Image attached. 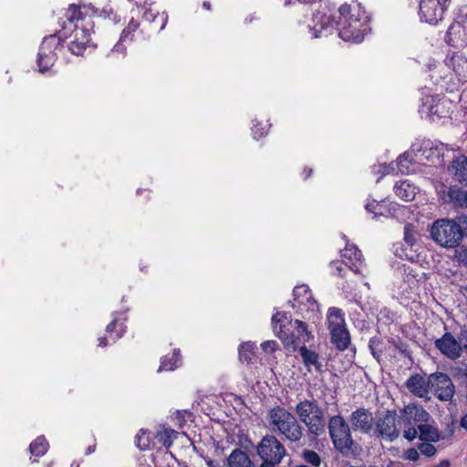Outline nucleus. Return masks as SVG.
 Wrapping results in <instances>:
<instances>
[{
	"instance_id": "obj_1",
	"label": "nucleus",
	"mask_w": 467,
	"mask_h": 467,
	"mask_svg": "<svg viewBox=\"0 0 467 467\" xmlns=\"http://www.w3.org/2000/svg\"><path fill=\"white\" fill-rule=\"evenodd\" d=\"M67 18L62 36L67 39L68 50L75 56H83L87 49L93 50L96 45L90 37L93 29L90 18L77 5H70Z\"/></svg>"
},
{
	"instance_id": "obj_2",
	"label": "nucleus",
	"mask_w": 467,
	"mask_h": 467,
	"mask_svg": "<svg viewBox=\"0 0 467 467\" xmlns=\"http://www.w3.org/2000/svg\"><path fill=\"white\" fill-rule=\"evenodd\" d=\"M338 36L346 42L360 43L369 30V16L358 3L342 5L336 22Z\"/></svg>"
},
{
	"instance_id": "obj_3",
	"label": "nucleus",
	"mask_w": 467,
	"mask_h": 467,
	"mask_svg": "<svg viewBox=\"0 0 467 467\" xmlns=\"http://www.w3.org/2000/svg\"><path fill=\"white\" fill-rule=\"evenodd\" d=\"M272 329L284 347L290 351H296L314 339V335L306 322L293 320L285 312H276L273 315Z\"/></svg>"
},
{
	"instance_id": "obj_4",
	"label": "nucleus",
	"mask_w": 467,
	"mask_h": 467,
	"mask_svg": "<svg viewBox=\"0 0 467 467\" xmlns=\"http://www.w3.org/2000/svg\"><path fill=\"white\" fill-rule=\"evenodd\" d=\"M269 423L273 430L279 431L288 441L296 442L303 436V428L295 416L283 407L276 406L268 412Z\"/></svg>"
},
{
	"instance_id": "obj_5",
	"label": "nucleus",
	"mask_w": 467,
	"mask_h": 467,
	"mask_svg": "<svg viewBox=\"0 0 467 467\" xmlns=\"http://www.w3.org/2000/svg\"><path fill=\"white\" fill-rule=\"evenodd\" d=\"M296 413L311 433L319 435L325 431L324 413L317 401L307 400L300 401L296 406Z\"/></svg>"
},
{
	"instance_id": "obj_6",
	"label": "nucleus",
	"mask_w": 467,
	"mask_h": 467,
	"mask_svg": "<svg viewBox=\"0 0 467 467\" xmlns=\"http://www.w3.org/2000/svg\"><path fill=\"white\" fill-rule=\"evenodd\" d=\"M431 233L437 244L447 248L457 246L462 239V230L460 224L452 220L435 221Z\"/></svg>"
},
{
	"instance_id": "obj_7",
	"label": "nucleus",
	"mask_w": 467,
	"mask_h": 467,
	"mask_svg": "<svg viewBox=\"0 0 467 467\" xmlns=\"http://www.w3.org/2000/svg\"><path fill=\"white\" fill-rule=\"evenodd\" d=\"M292 306L297 313L313 323L319 320V306L313 297L309 287L306 285H297L293 291Z\"/></svg>"
},
{
	"instance_id": "obj_8",
	"label": "nucleus",
	"mask_w": 467,
	"mask_h": 467,
	"mask_svg": "<svg viewBox=\"0 0 467 467\" xmlns=\"http://www.w3.org/2000/svg\"><path fill=\"white\" fill-rule=\"evenodd\" d=\"M448 150L444 143L430 139H417L411 145V152L418 161L425 160L433 165L442 161L444 152Z\"/></svg>"
},
{
	"instance_id": "obj_9",
	"label": "nucleus",
	"mask_w": 467,
	"mask_h": 467,
	"mask_svg": "<svg viewBox=\"0 0 467 467\" xmlns=\"http://www.w3.org/2000/svg\"><path fill=\"white\" fill-rule=\"evenodd\" d=\"M328 431L335 448L343 454L349 452L353 446L348 424L342 416L337 415L329 419Z\"/></svg>"
},
{
	"instance_id": "obj_10",
	"label": "nucleus",
	"mask_w": 467,
	"mask_h": 467,
	"mask_svg": "<svg viewBox=\"0 0 467 467\" xmlns=\"http://www.w3.org/2000/svg\"><path fill=\"white\" fill-rule=\"evenodd\" d=\"M62 36L54 34L44 37L37 57L40 72H47L54 65L57 51L60 50Z\"/></svg>"
},
{
	"instance_id": "obj_11",
	"label": "nucleus",
	"mask_w": 467,
	"mask_h": 467,
	"mask_svg": "<svg viewBox=\"0 0 467 467\" xmlns=\"http://www.w3.org/2000/svg\"><path fill=\"white\" fill-rule=\"evenodd\" d=\"M62 36L54 34L44 37L37 57L40 72H47L54 65L57 51L60 50Z\"/></svg>"
},
{
	"instance_id": "obj_12",
	"label": "nucleus",
	"mask_w": 467,
	"mask_h": 467,
	"mask_svg": "<svg viewBox=\"0 0 467 467\" xmlns=\"http://www.w3.org/2000/svg\"><path fill=\"white\" fill-rule=\"evenodd\" d=\"M412 155H414V153L411 152L410 149V150L406 151L403 155L400 156V158L397 160L395 163L374 166L372 168L373 172L381 173V176L378 179V181L386 174L394 172L396 170L398 172L401 174H410L416 172L419 167V161L416 158L413 159Z\"/></svg>"
},
{
	"instance_id": "obj_13",
	"label": "nucleus",
	"mask_w": 467,
	"mask_h": 467,
	"mask_svg": "<svg viewBox=\"0 0 467 467\" xmlns=\"http://www.w3.org/2000/svg\"><path fill=\"white\" fill-rule=\"evenodd\" d=\"M451 0H420L419 15L421 21L436 25L443 17Z\"/></svg>"
},
{
	"instance_id": "obj_14",
	"label": "nucleus",
	"mask_w": 467,
	"mask_h": 467,
	"mask_svg": "<svg viewBox=\"0 0 467 467\" xmlns=\"http://www.w3.org/2000/svg\"><path fill=\"white\" fill-rule=\"evenodd\" d=\"M257 452L264 462L280 463L285 455V449L275 436L267 435L259 443Z\"/></svg>"
},
{
	"instance_id": "obj_15",
	"label": "nucleus",
	"mask_w": 467,
	"mask_h": 467,
	"mask_svg": "<svg viewBox=\"0 0 467 467\" xmlns=\"http://www.w3.org/2000/svg\"><path fill=\"white\" fill-rule=\"evenodd\" d=\"M365 209L368 213L373 214L374 218L396 217L398 213H404L407 211V207L400 205L395 202L386 200L379 202L374 199L367 201Z\"/></svg>"
},
{
	"instance_id": "obj_16",
	"label": "nucleus",
	"mask_w": 467,
	"mask_h": 467,
	"mask_svg": "<svg viewBox=\"0 0 467 467\" xmlns=\"http://www.w3.org/2000/svg\"><path fill=\"white\" fill-rule=\"evenodd\" d=\"M430 390L434 391L441 400H451L454 395V385L451 379L443 373L431 374L430 376Z\"/></svg>"
},
{
	"instance_id": "obj_17",
	"label": "nucleus",
	"mask_w": 467,
	"mask_h": 467,
	"mask_svg": "<svg viewBox=\"0 0 467 467\" xmlns=\"http://www.w3.org/2000/svg\"><path fill=\"white\" fill-rule=\"evenodd\" d=\"M400 426H419L421 422H427L430 414L421 407L415 404H409L400 412Z\"/></svg>"
},
{
	"instance_id": "obj_18",
	"label": "nucleus",
	"mask_w": 467,
	"mask_h": 467,
	"mask_svg": "<svg viewBox=\"0 0 467 467\" xmlns=\"http://www.w3.org/2000/svg\"><path fill=\"white\" fill-rule=\"evenodd\" d=\"M396 420V413L393 411H387V413L379 418L377 421V430L379 435L387 441H392L400 435Z\"/></svg>"
},
{
	"instance_id": "obj_19",
	"label": "nucleus",
	"mask_w": 467,
	"mask_h": 467,
	"mask_svg": "<svg viewBox=\"0 0 467 467\" xmlns=\"http://www.w3.org/2000/svg\"><path fill=\"white\" fill-rule=\"evenodd\" d=\"M308 27L313 38L327 36L334 27V18L325 13H315L312 17V25H308Z\"/></svg>"
},
{
	"instance_id": "obj_20",
	"label": "nucleus",
	"mask_w": 467,
	"mask_h": 467,
	"mask_svg": "<svg viewBox=\"0 0 467 467\" xmlns=\"http://www.w3.org/2000/svg\"><path fill=\"white\" fill-rule=\"evenodd\" d=\"M435 347L447 358L457 359L461 357L462 348L451 333H445L435 341Z\"/></svg>"
},
{
	"instance_id": "obj_21",
	"label": "nucleus",
	"mask_w": 467,
	"mask_h": 467,
	"mask_svg": "<svg viewBox=\"0 0 467 467\" xmlns=\"http://www.w3.org/2000/svg\"><path fill=\"white\" fill-rule=\"evenodd\" d=\"M341 257L345 265H347L354 273H362L364 265L362 254L358 247L353 244H347L343 251H341Z\"/></svg>"
},
{
	"instance_id": "obj_22",
	"label": "nucleus",
	"mask_w": 467,
	"mask_h": 467,
	"mask_svg": "<svg viewBox=\"0 0 467 467\" xmlns=\"http://www.w3.org/2000/svg\"><path fill=\"white\" fill-rule=\"evenodd\" d=\"M349 421L354 431L368 433L373 428L374 419L368 410L359 408L351 413Z\"/></svg>"
},
{
	"instance_id": "obj_23",
	"label": "nucleus",
	"mask_w": 467,
	"mask_h": 467,
	"mask_svg": "<svg viewBox=\"0 0 467 467\" xmlns=\"http://www.w3.org/2000/svg\"><path fill=\"white\" fill-rule=\"evenodd\" d=\"M444 64L451 69L460 81L467 79V59L460 53L451 51L447 54Z\"/></svg>"
},
{
	"instance_id": "obj_24",
	"label": "nucleus",
	"mask_w": 467,
	"mask_h": 467,
	"mask_svg": "<svg viewBox=\"0 0 467 467\" xmlns=\"http://www.w3.org/2000/svg\"><path fill=\"white\" fill-rule=\"evenodd\" d=\"M408 389L420 398H427L430 393V377L426 379L424 377L416 374L408 379L406 382Z\"/></svg>"
},
{
	"instance_id": "obj_25",
	"label": "nucleus",
	"mask_w": 467,
	"mask_h": 467,
	"mask_svg": "<svg viewBox=\"0 0 467 467\" xmlns=\"http://www.w3.org/2000/svg\"><path fill=\"white\" fill-rule=\"evenodd\" d=\"M448 171L458 182L467 185V157L459 155L453 159Z\"/></svg>"
},
{
	"instance_id": "obj_26",
	"label": "nucleus",
	"mask_w": 467,
	"mask_h": 467,
	"mask_svg": "<svg viewBox=\"0 0 467 467\" xmlns=\"http://www.w3.org/2000/svg\"><path fill=\"white\" fill-rule=\"evenodd\" d=\"M298 351L307 371L311 372L312 368L317 372L322 371L323 365L318 353H317L315 350L307 348L306 346H301Z\"/></svg>"
},
{
	"instance_id": "obj_27",
	"label": "nucleus",
	"mask_w": 467,
	"mask_h": 467,
	"mask_svg": "<svg viewBox=\"0 0 467 467\" xmlns=\"http://www.w3.org/2000/svg\"><path fill=\"white\" fill-rule=\"evenodd\" d=\"M394 192L395 194L401 200L405 202H410L414 200L418 188L416 185L411 183L409 180H404L397 182L394 185Z\"/></svg>"
},
{
	"instance_id": "obj_28",
	"label": "nucleus",
	"mask_w": 467,
	"mask_h": 467,
	"mask_svg": "<svg viewBox=\"0 0 467 467\" xmlns=\"http://www.w3.org/2000/svg\"><path fill=\"white\" fill-rule=\"evenodd\" d=\"M137 11H138V13H142L143 18L146 21H149L151 23L157 22V20L160 21L161 26L158 29L159 31H161L165 28L167 22H168V15L166 13H164V12L161 14L153 13L152 9L148 6L147 3H144V5L137 4Z\"/></svg>"
},
{
	"instance_id": "obj_29",
	"label": "nucleus",
	"mask_w": 467,
	"mask_h": 467,
	"mask_svg": "<svg viewBox=\"0 0 467 467\" xmlns=\"http://www.w3.org/2000/svg\"><path fill=\"white\" fill-rule=\"evenodd\" d=\"M331 342L339 350H345L350 344V336L346 325L329 331Z\"/></svg>"
},
{
	"instance_id": "obj_30",
	"label": "nucleus",
	"mask_w": 467,
	"mask_h": 467,
	"mask_svg": "<svg viewBox=\"0 0 467 467\" xmlns=\"http://www.w3.org/2000/svg\"><path fill=\"white\" fill-rule=\"evenodd\" d=\"M327 324L329 331L346 325L344 313L340 308L330 307L327 311Z\"/></svg>"
},
{
	"instance_id": "obj_31",
	"label": "nucleus",
	"mask_w": 467,
	"mask_h": 467,
	"mask_svg": "<svg viewBox=\"0 0 467 467\" xmlns=\"http://www.w3.org/2000/svg\"><path fill=\"white\" fill-rule=\"evenodd\" d=\"M229 467H254L248 455L239 450H234L228 457Z\"/></svg>"
},
{
	"instance_id": "obj_32",
	"label": "nucleus",
	"mask_w": 467,
	"mask_h": 467,
	"mask_svg": "<svg viewBox=\"0 0 467 467\" xmlns=\"http://www.w3.org/2000/svg\"><path fill=\"white\" fill-rule=\"evenodd\" d=\"M182 359L180 356V350L174 349L171 355L164 356L161 360L158 372L161 371H171L181 366Z\"/></svg>"
},
{
	"instance_id": "obj_33",
	"label": "nucleus",
	"mask_w": 467,
	"mask_h": 467,
	"mask_svg": "<svg viewBox=\"0 0 467 467\" xmlns=\"http://www.w3.org/2000/svg\"><path fill=\"white\" fill-rule=\"evenodd\" d=\"M177 435L178 432L171 428L161 426L157 431L156 438L165 448H170Z\"/></svg>"
},
{
	"instance_id": "obj_34",
	"label": "nucleus",
	"mask_w": 467,
	"mask_h": 467,
	"mask_svg": "<svg viewBox=\"0 0 467 467\" xmlns=\"http://www.w3.org/2000/svg\"><path fill=\"white\" fill-rule=\"evenodd\" d=\"M417 428L420 431L419 438L421 441L432 442L439 441L440 433L436 428L426 424V422H421Z\"/></svg>"
},
{
	"instance_id": "obj_35",
	"label": "nucleus",
	"mask_w": 467,
	"mask_h": 467,
	"mask_svg": "<svg viewBox=\"0 0 467 467\" xmlns=\"http://www.w3.org/2000/svg\"><path fill=\"white\" fill-rule=\"evenodd\" d=\"M106 331L108 334H109L112 341L116 342L124 335L125 327L123 322H119L117 317H114L113 321L107 326Z\"/></svg>"
},
{
	"instance_id": "obj_36",
	"label": "nucleus",
	"mask_w": 467,
	"mask_h": 467,
	"mask_svg": "<svg viewBox=\"0 0 467 467\" xmlns=\"http://www.w3.org/2000/svg\"><path fill=\"white\" fill-rule=\"evenodd\" d=\"M49 444L44 436L37 437L29 446L30 453L34 456H43L48 450Z\"/></svg>"
},
{
	"instance_id": "obj_37",
	"label": "nucleus",
	"mask_w": 467,
	"mask_h": 467,
	"mask_svg": "<svg viewBox=\"0 0 467 467\" xmlns=\"http://www.w3.org/2000/svg\"><path fill=\"white\" fill-rule=\"evenodd\" d=\"M255 345L252 342H245L239 347V358L242 362H251L254 356Z\"/></svg>"
},
{
	"instance_id": "obj_38",
	"label": "nucleus",
	"mask_w": 467,
	"mask_h": 467,
	"mask_svg": "<svg viewBox=\"0 0 467 467\" xmlns=\"http://www.w3.org/2000/svg\"><path fill=\"white\" fill-rule=\"evenodd\" d=\"M136 446L140 451L149 450L150 448L151 441L150 435L144 430H140L135 437Z\"/></svg>"
},
{
	"instance_id": "obj_39",
	"label": "nucleus",
	"mask_w": 467,
	"mask_h": 467,
	"mask_svg": "<svg viewBox=\"0 0 467 467\" xmlns=\"http://www.w3.org/2000/svg\"><path fill=\"white\" fill-rule=\"evenodd\" d=\"M418 234L410 224H407L404 227V242L405 244L413 248L417 244Z\"/></svg>"
},
{
	"instance_id": "obj_40",
	"label": "nucleus",
	"mask_w": 467,
	"mask_h": 467,
	"mask_svg": "<svg viewBox=\"0 0 467 467\" xmlns=\"http://www.w3.org/2000/svg\"><path fill=\"white\" fill-rule=\"evenodd\" d=\"M125 42L126 41H121L119 39V42L113 47V48L108 54V57L115 60L124 58L126 56V47L124 46Z\"/></svg>"
},
{
	"instance_id": "obj_41",
	"label": "nucleus",
	"mask_w": 467,
	"mask_h": 467,
	"mask_svg": "<svg viewBox=\"0 0 467 467\" xmlns=\"http://www.w3.org/2000/svg\"><path fill=\"white\" fill-rule=\"evenodd\" d=\"M400 273L404 275L405 282L409 283L410 286H413L417 284L418 275L410 265H403L401 268H400Z\"/></svg>"
},
{
	"instance_id": "obj_42",
	"label": "nucleus",
	"mask_w": 467,
	"mask_h": 467,
	"mask_svg": "<svg viewBox=\"0 0 467 467\" xmlns=\"http://www.w3.org/2000/svg\"><path fill=\"white\" fill-rule=\"evenodd\" d=\"M139 23L131 18L128 26L123 29L120 35L121 41H131L133 33L138 29Z\"/></svg>"
},
{
	"instance_id": "obj_43",
	"label": "nucleus",
	"mask_w": 467,
	"mask_h": 467,
	"mask_svg": "<svg viewBox=\"0 0 467 467\" xmlns=\"http://www.w3.org/2000/svg\"><path fill=\"white\" fill-rule=\"evenodd\" d=\"M369 348L373 357L379 361V358L383 353L384 343L379 339L372 338L369 341Z\"/></svg>"
},
{
	"instance_id": "obj_44",
	"label": "nucleus",
	"mask_w": 467,
	"mask_h": 467,
	"mask_svg": "<svg viewBox=\"0 0 467 467\" xmlns=\"http://www.w3.org/2000/svg\"><path fill=\"white\" fill-rule=\"evenodd\" d=\"M304 458L306 462L312 464L315 467H318L321 463V459L319 455L314 451H304Z\"/></svg>"
},
{
	"instance_id": "obj_45",
	"label": "nucleus",
	"mask_w": 467,
	"mask_h": 467,
	"mask_svg": "<svg viewBox=\"0 0 467 467\" xmlns=\"http://www.w3.org/2000/svg\"><path fill=\"white\" fill-rule=\"evenodd\" d=\"M404 438L409 441H414L418 437L419 429L417 426H404Z\"/></svg>"
},
{
	"instance_id": "obj_46",
	"label": "nucleus",
	"mask_w": 467,
	"mask_h": 467,
	"mask_svg": "<svg viewBox=\"0 0 467 467\" xmlns=\"http://www.w3.org/2000/svg\"><path fill=\"white\" fill-rule=\"evenodd\" d=\"M455 257L460 265L467 267V246H462L456 250Z\"/></svg>"
},
{
	"instance_id": "obj_47",
	"label": "nucleus",
	"mask_w": 467,
	"mask_h": 467,
	"mask_svg": "<svg viewBox=\"0 0 467 467\" xmlns=\"http://www.w3.org/2000/svg\"><path fill=\"white\" fill-rule=\"evenodd\" d=\"M92 13L99 17L109 18L110 15L113 14V9L109 5H107L102 9L92 8Z\"/></svg>"
},
{
	"instance_id": "obj_48",
	"label": "nucleus",
	"mask_w": 467,
	"mask_h": 467,
	"mask_svg": "<svg viewBox=\"0 0 467 467\" xmlns=\"http://www.w3.org/2000/svg\"><path fill=\"white\" fill-rule=\"evenodd\" d=\"M419 449L422 454L429 457L433 456L437 451L436 448L431 443H421Z\"/></svg>"
},
{
	"instance_id": "obj_49",
	"label": "nucleus",
	"mask_w": 467,
	"mask_h": 467,
	"mask_svg": "<svg viewBox=\"0 0 467 467\" xmlns=\"http://www.w3.org/2000/svg\"><path fill=\"white\" fill-rule=\"evenodd\" d=\"M258 123H254L252 128L253 136L255 140H258L262 137H264L267 132V127L268 125H265L264 127L257 129Z\"/></svg>"
},
{
	"instance_id": "obj_50",
	"label": "nucleus",
	"mask_w": 467,
	"mask_h": 467,
	"mask_svg": "<svg viewBox=\"0 0 467 467\" xmlns=\"http://www.w3.org/2000/svg\"><path fill=\"white\" fill-rule=\"evenodd\" d=\"M262 349L266 353H273L278 348V344L275 340H267L261 344Z\"/></svg>"
},
{
	"instance_id": "obj_51",
	"label": "nucleus",
	"mask_w": 467,
	"mask_h": 467,
	"mask_svg": "<svg viewBox=\"0 0 467 467\" xmlns=\"http://www.w3.org/2000/svg\"><path fill=\"white\" fill-rule=\"evenodd\" d=\"M345 265V263H343V260L341 262H332L331 263L332 274L344 277L345 276V274H343V272H344L343 265Z\"/></svg>"
},
{
	"instance_id": "obj_52",
	"label": "nucleus",
	"mask_w": 467,
	"mask_h": 467,
	"mask_svg": "<svg viewBox=\"0 0 467 467\" xmlns=\"http://www.w3.org/2000/svg\"><path fill=\"white\" fill-rule=\"evenodd\" d=\"M420 458L418 451L414 448H410L404 452V459L416 462Z\"/></svg>"
},
{
	"instance_id": "obj_53",
	"label": "nucleus",
	"mask_w": 467,
	"mask_h": 467,
	"mask_svg": "<svg viewBox=\"0 0 467 467\" xmlns=\"http://www.w3.org/2000/svg\"><path fill=\"white\" fill-rule=\"evenodd\" d=\"M397 254L401 258H406L408 260H413V254L407 253L404 250H401L400 253L397 250Z\"/></svg>"
},
{
	"instance_id": "obj_54",
	"label": "nucleus",
	"mask_w": 467,
	"mask_h": 467,
	"mask_svg": "<svg viewBox=\"0 0 467 467\" xmlns=\"http://www.w3.org/2000/svg\"><path fill=\"white\" fill-rule=\"evenodd\" d=\"M108 345V341L106 337H99V347H106Z\"/></svg>"
},
{
	"instance_id": "obj_55",
	"label": "nucleus",
	"mask_w": 467,
	"mask_h": 467,
	"mask_svg": "<svg viewBox=\"0 0 467 467\" xmlns=\"http://www.w3.org/2000/svg\"><path fill=\"white\" fill-rule=\"evenodd\" d=\"M461 426L464 429H467V413L463 416L461 420Z\"/></svg>"
},
{
	"instance_id": "obj_56",
	"label": "nucleus",
	"mask_w": 467,
	"mask_h": 467,
	"mask_svg": "<svg viewBox=\"0 0 467 467\" xmlns=\"http://www.w3.org/2000/svg\"><path fill=\"white\" fill-rule=\"evenodd\" d=\"M277 463H271L268 462H264V463L261 465V467H275Z\"/></svg>"
},
{
	"instance_id": "obj_57",
	"label": "nucleus",
	"mask_w": 467,
	"mask_h": 467,
	"mask_svg": "<svg viewBox=\"0 0 467 467\" xmlns=\"http://www.w3.org/2000/svg\"><path fill=\"white\" fill-rule=\"evenodd\" d=\"M462 205L467 207V192L464 193L463 198L462 200Z\"/></svg>"
},
{
	"instance_id": "obj_58",
	"label": "nucleus",
	"mask_w": 467,
	"mask_h": 467,
	"mask_svg": "<svg viewBox=\"0 0 467 467\" xmlns=\"http://www.w3.org/2000/svg\"><path fill=\"white\" fill-rule=\"evenodd\" d=\"M202 6H203V8H205L207 10H211V4H210V2L204 1L202 3Z\"/></svg>"
},
{
	"instance_id": "obj_59",
	"label": "nucleus",
	"mask_w": 467,
	"mask_h": 467,
	"mask_svg": "<svg viewBox=\"0 0 467 467\" xmlns=\"http://www.w3.org/2000/svg\"><path fill=\"white\" fill-rule=\"evenodd\" d=\"M95 451V446H88V449H87V454H90L92 452H94Z\"/></svg>"
},
{
	"instance_id": "obj_60",
	"label": "nucleus",
	"mask_w": 467,
	"mask_h": 467,
	"mask_svg": "<svg viewBox=\"0 0 467 467\" xmlns=\"http://www.w3.org/2000/svg\"><path fill=\"white\" fill-rule=\"evenodd\" d=\"M463 376L465 378V380L467 381V366L463 369Z\"/></svg>"
},
{
	"instance_id": "obj_61",
	"label": "nucleus",
	"mask_w": 467,
	"mask_h": 467,
	"mask_svg": "<svg viewBox=\"0 0 467 467\" xmlns=\"http://www.w3.org/2000/svg\"><path fill=\"white\" fill-rule=\"evenodd\" d=\"M311 174H312V170H308V171H307V173H306V178L310 177V176H311Z\"/></svg>"
},
{
	"instance_id": "obj_62",
	"label": "nucleus",
	"mask_w": 467,
	"mask_h": 467,
	"mask_svg": "<svg viewBox=\"0 0 467 467\" xmlns=\"http://www.w3.org/2000/svg\"><path fill=\"white\" fill-rule=\"evenodd\" d=\"M430 112L435 114V113H437V110H433V108H431Z\"/></svg>"
}]
</instances>
